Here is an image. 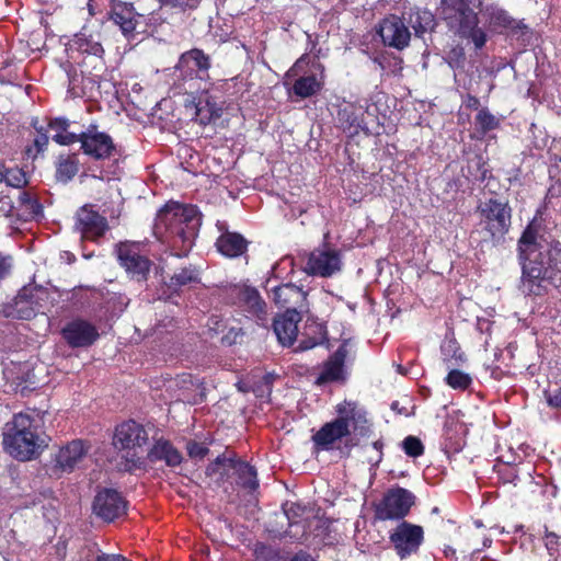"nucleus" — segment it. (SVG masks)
<instances>
[{"instance_id": "nucleus-53", "label": "nucleus", "mask_w": 561, "mask_h": 561, "mask_svg": "<svg viewBox=\"0 0 561 561\" xmlns=\"http://www.w3.org/2000/svg\"><path fill=\"white\" fill-rule=\"evenodd\" d=\"M543 396L549 408L561 411V386L553 390H545Z\"/></svg>"}, {"instance_id": "nucleus-61", "label": "nucleus", "mask_w": 561, "mask_h": 561, "mask_svg": "<svg viewBox=\"0 0 561 561\" xmlns=\"http://www.w3.org/2000/svg\"><path fill=\"white\" fill-rule=\"evenodd\" d=\"M391 410L393 412H396L397 414H399V415H404V416H409L410 415V412H409L408 408L401 405L399 401H393L391 403Z\"/></svg>"}, {"instance_id": "nucleus-28", "label": "nucleus", "mask_w": 561, "mask_h": 561, "mask_svg": "<svg viewBox=\"0 0 561 561\" xmlns=\"http://www.w3.org/2000/svg\"><path fill=\"white\" fill-rule=\"evenodd\" d=\"M215 244L219 253L233 259L247 252L249 242L238 232L226 231L218 237Z\"/></svg>"}, {"instance_id": "nucleus-2", "label": "nucleus", "mask_w": 561, "mask_h": 561, "mask_svg": "<svg viewBox=\"0 0 561 561\" xmlns=\"http://www.w3.org/2000/svg\"><path fill=\"white\" fill-rule=\"evenodd\" d=\"M518 262L522 283L528 295L541 296L548 285L561 284V241L552 240L547 247L533 251Z\"/></svg>"}, {"instance_id": "nucleus-20", "label": "nucleus", "mask_w": 561, "mask_h": 561, "mask_svg": "<svg viewBox=\"0 0 561 561\" xmlns=\"http://www.w3.org/2000/svg\"><path fill=\"white\" fill-rule=\"evenodd\" d=\"M175 68L190 79L206 80L209 78L211 58L203 49L195 47L180 55Z\"/></svg>"}, {"instance_id": "nucleus-63", "label": "nucleus", "mask_w": 561, "mask_h": 561, "mask_svg": "<svg viewBox=\"0 0 561 561\" xmlns=\"http://www.w3.org/2000/svg\"><path fill=\"white\" fill-rule=\"evenodd\" d=\"M500 373H501L500 368L496 367L495 369H493L492 376H494V378L499 380L500 379Z\"/></svg>"}, {"instance_id": "nucleus-44", "label": "nucleus", "mask_w": 561, "mask_h": 561, "mask_svg": "<svg viewBox=\"0 0 561 561\" xmlns=\"http://www.w3.org/2000/svg\"><path fill=\"white\" fill-rule=\"evenodd\" d=\"M255 561H291V558L283 554L279 549L259 542L254 549Z\"/></svg>"}, {"instance_id": "nucleus-37", "label": "nucleus", "mask_w": 561, "mask_h": 561, "mask_svg": "<svg viewBox=\"0 0 561 561\" xmlns=\"http://www.w3.org/2000/svg\"><path fill=\"white\" fill-rule=\"evenodd\" d=\"M547 247V244H542L538 242V233L535 229L528 226L522 233L518 242H517V252L518 260L523 256L533 253V251H538L542 248Z\"/></svg>"}, {"instance_id": "nucleus-25", "label": "nucleus", "mask_w": 561, "mask_h": 561, "mask_svg": "<svg viewBox=\"0 0 561 561\" xmlns=\"http://www.w3.org/2000/svg\"><path fill=\"white\" fill-rule=\"evenodd\" d=\"M90 445L82 439H73L59 448L56 454V467L64 472H72L76 466L85 457Z\"/></svg>"}, {"instance_id": "nucleus-13", "label": "nucleus", "mask_w": 561, "mask_h": 561, "mask_svg": "<svg viewBox=\"0 0 561 561\" xmlns=\"http://www.w3.org/2000/svg\"><path fill=\"white\" fill-rule=\"evenodd\" d=\"M389 541L400 560H405L420 551L424 542V529L420 525L402 520L390 533Z\"/></svg>"}, {"instance_id": "nucleus-9", "label": "nucleus", "mask_w": 561, "mask_h": 561, "mask_svg": "<svg viewBox=\"0 0 561 561\" xmlns=\"http://www.w3.org/2000/svg\"><path fill=\"white\" fill-rule=\"evenodd\" d=\"M224 300L245 319L262 328L268 327V306L256 287L248 284H233L224 290Z\"/></svg>"}, {"instance_id": "nucleus-32", "label": "nucleus", "mask_w": 561, "mask_h": 561, "mask_svg": "<svg viewBox=\"0 0 561 561\" xmlns=\"http://www.w3.org/2000/svg\"><path fill=\"white\" fill-rule=\"evenodd\" d=\"M70 121L66 117H55L48 122V128L54 131L51 139L60 146H71L78 142V134L69 130Z\"/></svg>"}, {"instance_id": "nucleus-15", "label": "nucleus", "mask_w": 561, "mask_h": 561, "mask_svg": "<svg viewBox=\"0 0 561 561\" xmlns=\"http://www.w3.org/2000/svg\"><path fill=\"white\" fill-rule=\"evenodd\" d=\"M128 502L115 489L103 488L99 490L92 502V513L105 523L114 520L127 514Z\"/></svg>"}, {"instance_id": "nucleus-49", "label": "nucleus", "mask_w": 561, "mask_h": 561, "mask_svg": "<svg viewBox=\"0 0 561 561\" xmlns=\"http://www.w3.org/2000/svg\"><path fill=\"white\" fill-rule=\"evenodd\" d=\"M231 459L232 458L227 457L225 454L217 456V458L207 466L206 476L211 477L219 473L222 480L224 477L227 474V470H229L228 460Z\"/></svg>"}, {"instance_id": "nucleus-33", "label": "nucleus", "mask_w": 561, "mask_h": 561, "mask_svg": "<svg viewBox=\"0 0 561 561\" xmlns=\"http://www.w3.org/2000/svg\"><path fill=\"white\" fill-rule=\"evenodd\" d=\"M196 113L201 117V122L206 124L218 119L222 115V106L208 92H204L198 98Z\"/></svg>"}, {"instance_id": "nucleus-62", "label": "nucleus", "mask_w": 561, "mask_h": 561, "mask_svg": "<svg viewBox=\"0 0 561 561\" xmlns=\"http://www.w3.org/2000/svg\"><path fill=\"white\" fill-rule=\"evenodd\" d=\"M88 10H89V14L91 16L95 15L93 0H89V2H88Z\"/></svg>"}, {"instance_id": "nucleus-50", "label": "nucleus", "mask_w": 561, "mask_h": 561, "mask_svg": "<svg viewBox=\"0 0 561 561\" xmlns=\"http://www.w3.org/2000/svg\"><path fill=\"white\" fill-rule=\"evenodd\" d=\"M161 7H170L172 9H179L180 11H193L196 10L202 0H157Z\"/></svg>"}, {"instance_id": "nucleus-52", "label": "nucleus", "mask_w": 561, "mask_h": 561, "mask_svg": "<svg viewBox=\"0 0 561 561\" xmlns=\"http://www.w3.org/2000/svg\"><path fill=\"white\" fill-rule=\"evenodd\" d=\"M187 455L191 458H204L209 453V448L196 440H188L186 444Z\"/></svg>"}, {"instance_id": "nucleus-10", "label": "nucleus", "mask_w": 561, "mask_h": 561, "mask_svg": "<svg viewBox=\"0 0 561 561\" xmlns=\"http://www.w3.org/2000/svg\"><path fill=\"white\" fill-rule=\"evenodd\" d=\"M66 50L68 57L82 68V72L94 77L101 76L105 68V60L100 35L88 34L85 27H82L68 42Z\"/></svg>"}, {"instance_id": "nucleus-40", "label": "nucleus", "mask_w": 561, "mask_h": 561, "mask_svg": "<svg viewBox=\"0 0 561 561\" xmlns=\"http://www.w3.org/2000/svg\"><path fill=\"white\" fill-rule=\"evenodd\" d=\"M476 129L479 135L484 137L489 131L500 127V119L495 117L486 107L479 110L474 119Z\"/></svg>"}, {"instance_id": "nucleus-5", "label": "nucleus", "mask_w": 561, "mask_h": 561, "mask_svg": "<svg viewBox=\"0 0 561 561\" xmlns=\"http://www.w3.org/2000/svg\"><path fill=\"white\" fill-rule=\"evenodd\" d=\"M474 214L478 217L476 229L481 238L480 244L499 245L505 240V236L512 227L513 208L505 197H489L479 201Z\"/></svg>"}, {"instance_id": "nucleus-6", "label": "nucleus", "mask_w": 561, "mask_h": 561, "mask_svg": "<svg viewBox=\"0 0 561 561\" xmlns=\"http://www.w3.org/2000/svg\"><path fill=\"white\" fill-rule=\"evenodd\" d=\"M438 14L450 31L472 41L476 49L485 45L488 35L479 27V18L470 7V0H442Z\"/></svg>"}, {"instance_id": "nucleus-18", "label": "nucleus", "mask_w": 561, "mask_h": 561, "mask_svg": "<svg viewBox=\"0 0 561 561\" xmlns=\"http://www.w3.org/2000/svg\"><path fill=\"white\" fill-rule=\"evenodd\" d=\"M110 20L119 26L127 38H134L136 34L147 32V18L138 13L131 3L115 4L110 13Z\"/></svg>"}, {"instance_id": "nucleus-21", "label": "nucleus", "mask_w": 561, "mask_h": 561, "mask_svg": "<svg viewBox=\"0 0 561 561\" xmlns=\"http://www.w3.org/2000/svg\"><path fill=\"white\" fill-rule=\"evenodd\" d=\"M272 298L285 312H307L309 309L307 293L299 286L286 283L272 289Z\"/></svg>"}, {"instance_id": "nucleus-16", "label": "nucleus", "mask_w": 561, "mask_h": 561, "mask_svg": "<svg viewBox=\"0 0 561 561\" xmlns=\"http://www.w3.org/2000/svg\"><path fill=\"white\" fill-rule=\"evenodd\" d=\"M342 268L339 250L331 249L324 241L323 248H317L308 254L304 272L310 276L331 277Z\"/></svg>"}, {"instance_id": "nucleus-57", "label": "nucleus", "mask_w": 561, "mask_h": 561, "mask_svg": "<svg viewBox=\"0 0 561 561\" xmlns=\"http://www.w3.org/2000/svg\"><path fill=\"white\" fill-rule=\"evenodd\" d=\"M14 206L10 197L3 196L0 198V215L10 217L13 213Z\"/></svg>"}, {"instance_id": "nucleus-36", "label": "nucleus", "mask_w": 561, "mask_h": 561, "mask_svg": "<svg viewBox=\"0 0 561 561\" xmlns=\"http://www.w3.org/2000/svg\"><path fill=\"white\" fill-rule=\"evenodd\" d=\"M79 171L77 154L59 156L56 163V179L58 182H70Z\"/></svg>"}, {"instance_id": "nucleus-35", "label": "nucleus", "mask_w": 561, "mask_h": 561, "mask_svg": "<svg viewBox=\"0 0 561 561\" xmlns=\"http://www.w3.org/2000/svg\"><path fill=\"white\" fill-rule=\"evenodd\" d=\"M1 314L4 318L30 320L36 316L35 307L26 304L20 296L16 295L12 302L3 306Z\"/></svg>"}, {"instance_id": "nucleus-24", "label": "nucleus", "mask_w": 561, "mask_h": 561, "mask_svg": "<svg viewBox=\"0 0 561 561\" xmlns=\"http://www.w3.org/2000/svg\"><path fill=\"white\" fill-rule=\"evenodd\" d=\"M301 316L302 312H284L273 319V331L283 346L289 347L297 341Z\"/></svg>"}, {"instance_id": "nucleus-1", "label": "nucleus", "mask_w": 561, "mask_h": 561, "mask_svg": "<svg viewBox=\"0 0 561 561\" xmlns=\"http://www.w3.org/2000/svg\"><path fill=\"white\" fill-rule=\"evenodd\" d=\"M201 217L196 206L168 202L157 214L153 231L171 255L187 256L198 234Z\"/></svg>"}, {"instance_id": "nucleus-48", "label": "nucleus", "mask_w": 561, "mask_h": 561, "mask_svg": "<svg viewBox=\"0 0 561 561\" xmlns=\"http://www.w3.org/2000/svg\"><path fill=\"white\" fill-rule=\"evenodd\" d=\"M402 449L409 457L417 458L424 454V445L416 436H407L402 442Z\"/></svg>"}, {"instance_id": "nucleus-64", "label": "nucleus", "mask_w": 561, "mask_h": 561, "mask_svg": "<svg viewBox=\"0 0 561 561\" xmlns=\"http://www.w3.org/2000/svg\"><path fill=\"white\" fill-rule=\"evenodd\" d=\"M374 448L380 450L382 448V443L380 440L375 442Z\"/></svg>"}, {"instance_id": "nucleus-31", "label": "nucleus", "mask_w": 561, "mask_h": 561, "mask_svg": "<svg viewBox=\"0 0 561 561\" xmlns=\"http://www.w3.org/2000/svg\"><path fill=\"white\" fill-rule=\"evenodd\" d=\"M201 283V271L197 266L190 264L174 272L169 278L167 286L173 293H179L182 287Z\"/></svg>"}, {"instance_id": "nucleus-46", "label": "nucleus", "mask_w": 561, "mask_h": 561, "mask_svg": "<svg viewBox=\"0 0 561 561\" xmlns=\"http://www.w3.org/2000/svg\"><path fill=\"white\" fill-rule=\"evenodd\" d=\"M489 19L490 23L495 27H503V28H515L516 22L515 20L508 14L507 11L501 8H491L489 9ZM517 27H519V24H517Z\"/></svg>"}, {"instance_id": "nucleus-47", "label": "nucleus", "mask_w": 561, "mask_h": 561, "mask_svg": "<svg viewBox=\"0 0 561 561\" xmlns=\"http://www.w3.org/2000/svg\"><path fill=\"white\" fill-rule=\"evenodd\" d=\"M545 547L548 554L553 558L554 561H559L561 557V536L553 531H550L547 527L543 536Z\"/></svg>"}, {"instance_id": "nucleus-29", "label": "nucleus", "mask_w": 561, "mask_h": 561, "mask_svg": "<svg viewBox=\"0 0 561 561\" xmlns=\"http://www.w3.org/2000/svg\"><path fill=\"white\" fill-rule=\"evenodd\" d=\"M327 327L313 320H307L296 351H308L327 341Z\"/></svg>"}, {"instance_id": "nucleus-8", "label": "nucleus", "mask_w": 561, "mask_h": 561, "mask_svg": "<svg viewBox=\"0 0 561 561\" xmlns=\"http://www.w3.org/2000/svg\"><path fill=\"white\" fill-rule=\"evenodd\" d=\"M320 49L313 56L302 54L286 72L285 78L297 77L290 91L300 99H308L318 94L325 83V67L319 60Z\"/></svg>"}, {"instance_id": "nucleus-12", "label": "nucleus", "mask_w": 561, "mask_h": 561, "mask_svg": "<svg viewBox=\"0 0 561 561\" xmlns=\"http://www.w3.org/2000/svg\"><path fill=\"white\" fill-rule=\"evenodd\" d=\"M78 142L82 153L96 161L111 159L117 153L112 136L101 131L96 124H90L85 130L79 133Z\"/></svg>"}, {"instance_id": "nucleus-3", "label": "nucleus", "mask_w": 561, "mask_h": 561, "mask_svg": "<svg viewBox=\"0 0 561 561\" xmlns=\"http://www.w3.org/2000/svg\"><path fill=\"white\" fill-rule=\"evenodd\" d=\"M336 417L324 423L311 437L317 450L330 451L354 431L363 435L369 431L367 412L356 401L343 400L335 405Z\"/></svg>"}, {"instance_id": "nucleus-7", "label": "nucleus", "mask_w": 561, "mask_h": 561, "mask_svg": "<svg viewBox=\"0 0 561 561\" xmlns=\"http://www.w3.org/2000/svg\"><path fill=\"white\" fill-rule=\"evenodd\" d=\"M149 435L142 424L135 420L124 421L116 425L112 445L122 454V470L134 472L142 468V448L148 444Z\"/></svg>"}, {"instance_id": "nucleus-14", "label": "nucleus", "mask_w": 561, "mask_h": 561, "mask_svg": "<svg viewBox=\"0 0 561 561\" xmlns=\"http://www.w3.org/2000/svg\"><path fill=\"white\" fill-rule=\"evenodd\" d=\"M117 260L130 279L138 283L147 282L152 262L141 253L138 243L122 242L117 247Z\"/></svg>"}, {"instance_id": "nucleus-22", "label": "nucleus", "mask_w": 561, "mask_h": 561, "mask_svg": "<svg viewBox=\"0 0 561 561\" xmlns=\"http://www.w3.org/2000/svg\"><path fill=\"white\" fill-rule=\"evenodd\" d=\"M61 336L72 347H89L100 337L94 324L83 319H75L61 329Z\"/></svg>"}, {"instance_id": "nucleus-41", "label": "nucleus", "mask_w": 561, "mask_h": 561, "mask_svg": "<svg viewBox=\"0 0 561 561\" xmlns=\"http://www.w3.org/2000/svg\"><path fill=\"white\" fill-rule=\"evenodd\" d=\"M18 202L20 207L26 213L28 219H35L43 216L42 204L38 198L32 195L28 191L20 192Z\"/></svg>"}, {"instance_id": "nucleus-19", "label": "nucleus", "mask_w": 561, "mask_h": 561, "mask_svg": "<svg viewBox=\"0 0 561 561\" xmlns=\"http://www.w3.org/2000/svg\"><path fill=\"white\" fill-rule=\"evenodd\" d=\"M351 340H343L334 353L323 363L322 370L316 379L317 386L346 380L345 360L348 356Z\"/></svg>"}, {"instance_id": "nucleus-4", "label": "nucleus", "mask_w": 561, "mask_h": 561, "mask_svg": "<svg viewBox=\"0 0 561 561\" xmlns=\"http://www.w3.org/2000/svg\"><path fill=\"white\" fill-rule=\"evenodd\" d=\"M2 446L13 458L27 461L36 458L47 447V443L38 434L35 420L26 413H18L4 424Z\"/></svg>"}, {"instance_id": "nucleus-38", "label": "nucleus", "mask_w": 561, "mask_h": 561, "mask_svg": "<svg viewBox=\"0 0 561 561\" xmlns=\"http://www.w3.org/2000/svg\"><path fill=\"white\" fill-rule=\"evenodd\" d=\"M0 182L14 188H23L28 184V178L26 172L19 167L4 168V165H0Z\"/></svg>"}, {"instance_id": "nucleus-30", "label": "nucleus", "mask_w": 561, "mask_h": 561, "mask_svg": "<svg viewBox=\"0 0 561 561\" xmlns=\"http://www.w3.org/2000/svg\"><path fill=\"white\" fill-rule=\"evenodd\" d=\"M228 469H232L237 474V483L249 491H255L259 488L256 470L253 466L241 459L228 460Z\"/></svg>"}, {"instance_id": "nucleus-26", "label": "nucleus", "mask_w": 561, "mask_h": 561, "mask_svg": "<svg viewBox=\"0 0 561 561\" xmlns=\"http://www.w3.org/2000/svg\"><path fill=\"white\" fill-rule=\"evenodd\" d=\"M147 459L151 463L164 462L167 467L175 468L183 462L182 453L172 444L171 440L160 437L153 440V444L147 453Z\"/></svg>"}, {"instance_id": "nucleus-58", "label": "nucleus", "mask_w": 561, "mask_h": 561, "mask_svg": "<svg viewBox=\"0 0 561 561\" xmlns=\"http://www.w3.org/2000/svg\"><path fill=\"white\" fill-rule=\"evenodd\" d=\"M95 561H131L119 553H101L95 558Z\"/></svg>"}, {"instance_id": "nucleus-59", "label": "nucleus", "mask_w": 561, "mask_h": 561, "mask_svg": "<svg viewBox=\"0 0 561 561\" xmlns=\"http://www.w3.org/2000/svg\"><path fill=\"white\" fill-rule=\"evenodd\" d=\"M465 105L467 108L470 110H479L480 100L476 95L468 94L465 101Z\"/></svg>"}, {"instance_id": "nucleus-60", "label": "nucleus", "mask_w": 561, "mask_h": 561, "mask_svg": "<svg viewBox=\"0 0 561 561\" xmlns=\"http://www.w3.org/2000/svg\"><path fill=\"white\" fill-rule=\"evenodd\" d=\"M291 561H316L311 554L305 550H299L298 552H296L293 558H291Z\"/></svg>"}, {"instance_id": "nucleus-51", "label": "nucleus", "mask_w": 561, "mask_h": 561, "mask_svg": "<svg viewBox=\"0 0 561 561\" xmlns=\"http://www.w3.org/2000/svg\"><path fill=\"white\" fill-rule=\"evenodd\" d=\"M284 513L287 517L288 525L293 526L299 523L301 516L304 515L306 508L298 503H286L283 506Z\"/></svg>"}, {"instance_id": "nucleus-55", "label": "nucleus", "mask_w": 561, "mask_h": 561, "mask_svg": "<svg viewBox=\"0 0 561 561\" xmlns=\"http://www.w3.org/2000/svg\"><path fill=\"white\" fill-rule=\"evenodd\" d=\"M49 142L48 135L42 129L37 130V135L34 138L33 145L36 149V153H42L47 149Z\"/></svg>"}, {"instance_id": "nucleus-27", "label": "nucleus", "mask_w": 561, "mask_h": 561, "mask_svg": "<svg viewBox=\"0 0 561 561\" xmlns=\"http://www.w3.org/2000/svg\"><path fill=\"white\" fill-rule=\"evenodd\" d=\"M535 468L530 462L504 463L497 470L502 483H511L514 486H524L534 483Z\"/></svg>"}, {"instance_id": "nucleus-45", "label": "nucleus", "mask_w": 561, "mask_h": 561, "mask_svg": "<svg viewBox=\"0 0 561 561\" xmlns=\"http://www.w3.org/2000/svg\"><path fill=\"white\" fill-rule=\"evenodd\" d=\"M444 380L448 387L460 391L468 390L472 385L471 376L459 369H450Z\"/></svg>"}, {"instance_id": "nucleus-43", "label": "nucleus", "mask_w": 561, "mask_h": 561, "mask_svg": "<svg viewBox=\"0 0 561 561\" xmlns=\"http://www.w3.org/2000/svg\"><path fill=\"white\" fill-rule=\"evenodd\" d=\"M18 295L20 296V299H23L26 304L35 307V312L37 313L42 307L41 301L44 299V296L47 295V291L42 286L27 285L22 287Z\"/></svg>"}, {"instance_id": "nucleus-34", "label": "nucleus", "mask_w": 561, "mask_h": 561, "mask_svg": "<svg viewBox=\"0 0 561 561\" xmlns=\"http://www.w3.org/2000/svg\"><path fill=\"white\" fill-rule=\"evenodd\" d=\"M409 23L415 36L422 37L425 33L434 31L436 19L427 9H416L410 13Z\"/></svg>"}, {"instance_id": "nucleus-56", "label": "nucleus", "mask_w": 561, "mask_h": 561, "mask_svg": "<svg viewBox=\"0 0 561 561\" xmlns=\"http://www.w3.org/2000/svg\"><path fill=\"white\" fill-rule=\"evenodd\" d=\"M12 256L0 253V282L3 280L11 272Z\"/></svg>"}, {"instance_id": "nucleus-39", "label": "nucleus", "mask_w": 561, "mask_h": 561, "mask_svg": "<svg viewBox=\"0 0 561 561\" xmlns=\"http://www.w3.org/2000/svg\"><path fill=\"white\" fill-rule=\"evenodd\" d=\"M440 350L447 366H458L466 362V355L456 339L444 342Z\"/></svg>"}, {"instance_id": "nucleus-23", "label": "nucleus", "mask_w": 561, "mask_h": 561, "mask_svg": "<svg viewBox=\"0 0 561 561\" xmlns=\"http://www.w3.org/2000/svg\"><path fill=\"white\" fill-rule=\"evenodd\" d=\"M386 46L402 50L409 46L411 34L403 20L391 14L379 23L377 31Z\"/></svg>"}, {"instance_id": "nucleus-54", "label": "nucleus", "mask_w": 561, "mask_h": 561, "mask_svg": "<svg viewBox=\"0 0 561 561\" xmlns=\"http://www.w3.org/2000/svg\"><path fill=\"white\" fill-rule=\"evenodd\" d=\"M449 64L453 67L461 68L465 65L466 61V54L465 49L461 46H456L449 51Z\"/></svg>"}, {"instance_id": "nucleus-17", "label": "nucleus", "mask_w": 561, "mask_h": 561, "mask_svg": "<svg viewBox=\"0 0 561 561\" xmlns=\"http://www.w3.org/2000/svg\"><path fill=\"white\" fill-rule=\"evenodd\" d=\"M108 228L107 219L92 205H84L77 210L75 229L81 233L83 239L98 241L106 233Z\"/></svg>"}, {"instance_id": "nucleus-11", "label": "nucleus", "mask_w": 561, "mask_h": 561, "mask_svg": "<svg viewBox=\"0 0 561 561\" xmlns=\"http://www.w3.org/2000/svg\"><path fill=\"white\" fill-rule=\"evenodd\" d=\"M416 496L408 489L396 485L388 489L382 499L374 505L375 519L404 520L415 505Z\"/></svg>"}, {"instance_id": "nucleus-42", "label": "nucleus", "mask_w": 561, "mask_h": 561, "mask_svg": "<svg viewBox=\"0 0 561 561\" xmlns=\"http://www.w3.org/2000/svg\"><path fill=\"white\" fill-rule=\"evenodd\" d=\"M337 121L344 129L357 128L362 122L358 108L352 103L339 108Z\"/></svg>"}]
</instances>
